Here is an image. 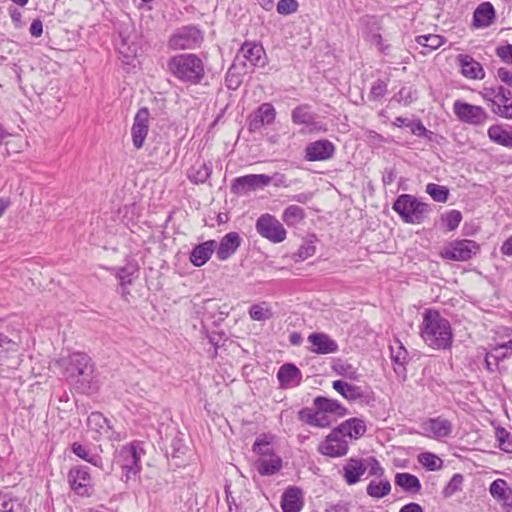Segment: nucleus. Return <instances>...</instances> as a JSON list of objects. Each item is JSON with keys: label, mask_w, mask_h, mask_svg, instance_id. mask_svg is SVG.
I'll list each match as a JSON object with an SVG mask.
<instances>
[{"label": "nucleus", "mask_w": 512, "mask_h": 512, "mask_svg": "<svg viewBox=\"0 0 512 512\" xmlns=\"http://www.w3.org/2000/svg\"><path fill=\"white\" fill-rule=\"evenodd\" d=\"M420 336L429 347L438 350L449 348L453 340L450 322L433 309H427L423 314Z\"/></svg>", "instance_id": "nucleus-1"}, {"label": "nucleus", "mask_w": 512, "mask_h": 512, "mask_svg": "<svg viewBox=\"0 0 512 512\" xmlns=\"http://www.w3.org/2000/svg\"><path fill=\"white\" fill-rule=\"evenodd\" d=\"M167 68L176 79L191 85L200 83L205 75L203 61L193 53L171 57L167 62Z\"/></svg>", "instance_id": "nucleus-2"}, {"label": "nucleus", "mask_w": 512, "mask_h": 512, "mask_svg": "<svg viewBox=\"0 0 512 512\" xmlns=\"http://www.w3.org/2000/svg\"><path fill=\"white\" fill-rule=\"evenodd\" d=\"M393 209L406 223L420 224L429 213V205L418 201L409 194L400 195L393 204Z\"/></svg>", "instance_id": "nucleus-3"}, {"label": "nucleus", "mask_w": 512, "mask_h": 512, "mask_svg": "<svg viewBox=\"0 0 512 512\" xmlns=\"http://www.w3.org/2000/svg\"><path fill=\"white\" fill-rule=\"evenodd\" d=\"M144 455V450L139 442H133L125 445L118 451L115 461L124 471L125 481L128 482L134 478L140 471V459Z\"/></svg>", "instance_id": "nucleus-4"}, {"label": "nucleus", "mask_w": 512, "mask_h": 512, "mask_svg": "<svg viewBox=\"0 0 512 512\" xmlns=\"http://www.w3.org/2000/svg\"><path fill=\"white\" fill-rule=\"evenodd\" d=\"M256 231L272 243H281L286 239L287 232L283 224L269 213L262 214L256 221Z\"/></svg>", "instance_id": "nucleus-5"}, {"label": "nucleus", "mask_w": 512, "mask_h": 512, "mask_svg": "<svg viewBox=\"0 0 512 512\" xmlns=\"http://www.w3.org/2000/svg\"><path fill=\"white\" fill-rule=\"evenodd\" d=\"M203 41L202 32L193 25L183 26L177 29L168 41L173 50L194 49Z\"/></svg>", "instance_id": "nucleus-6"}, {"label": "nucleus", "mask_w": 512, "mask_h": 512, "mask_svg": "<svg viewBox=\"0 0 512 512\" xmlns=\"http://www.w3.org/2000/svg\"><path fill=\"white\" fill-rule=\"evenodd\" d=\"M480 252V245L470 239L454 240L443 250L442 257L452 261H468Z\"/></svg>", "instance_id": "nucleus-7"}, {"label": "nucleus", "mask_w": 512, "mask_h": 512, "mask_svg": "<svg viewBox=\"0 0 512 512\" xmlns=\"http://www.w3.org/2000/svg\"><path fill=\"white\" fill-rule=\"evenodd\" d=\"M348 449L347 437L338 427L334 428L318 446L319 453L332 458L345 456Z\"/></svg>", "instance_id": "nucleus-8"}, {"label": "nucleus", "mask_w": 512, "mask_h": 512, "mask_svg": "<svg viewBox=\"0 0 512 512\" xmlns=\"http://www.w3.org/2000/svg\"><path fill=\"white\" fill-rule=\"evenodd\" d=\"M453 112L461 122L474 126H483L489 119V114L483 107L461 100L454 101Z\"/></svg>", "instance_id": "nucleus-9"}, {"label": "nucleus", "mask_w": 512, "mask_h": 512, "mask_svg": "<svg viewBox=\"0 0 512 512\" xmlns=\"http://www.w3.org/2000/svg\"><path fill=\"white\" fill-rule=\"evenodd\" d=\"M266 53L262 45L255 42H244L239 49L235 62L243 66L264 67L266 65Z\"/></svg>", "instance_id": "nucleus-10"}, {"label": "nucleus", "mask_w": 512, "mask_h": 512, "mask_svg": "<svg viewBox=\"0 0 512 512\" xmlns=\"http://www.w3.org/2000/svg\"><path fill=\"white\" fill-rule=\"evenodd\" d=\"M67 478L72 491L77 495L89 497L92 494L93 484L87 467L76 466L71 468Z\"/></svg>", "instance_id": "nucleus-11"}, {"label": "nucleus", "mask_w": 512, "mask_h": 512, "mask_svg": "<svg viewBox=\"0 0 512 512\" xmlns=\"http://www.w3.org/2000/svg\"><path fill=\"white\" fill-rule=\"evenodd\" d=\"M272 182L266 174H249L234 179L232 191L237 194H246L257 189H263Z\"/></svg>", "instance_id": "nucleus-12"}, {"label": "nucleus", "mask_w": 512, "mask_h": 512, "mask_svg": "<svg viewBox=\"0 0 512 512\" xmlns=\"http://www.w3.org/2000/svg\"><path fill=\"white\" fill-rule=\"evenodd\" d=\"M420 427L424 436L436 440L450 436L453 431L452 422L441 416L425 420Z\"/></svg>", "instance_id": "nucleus-13"}, {"label": "nucleus", "mask_w": 512, "mask_h": 512, "mask_svg": "<svg viewBox=\"0 0 512 512\" xmlns=\"http://www.w3.org/2000/svg\"><path fill=\"white\" fill-rule=\"evenodd\" d=\"M336 151L335 145L328 139H320L310 142L304 150V158L307 161H326L331 159Z\"/></svg>", "instance_id": "nucleus-14"}, {"label": "nucleus", "mask_w": 512, "mask_h": 512, "mask_svg": "<svg viewBox=\"0 0 512 512\" xmlns=\"http://www.w3.org/2000/svg\"><path fill=\"white\" fill-rule=\"evenodd\" d=\"M149 110L143 107L138 110L134 117V122L131 128V136L133 146L136 149H140L144 145V141L149 131Z\"/></svg>", "instance_id": "nucleus-15"}, {"label": "nucleus", "mask_w": 512, "mask_h": 512, "mask_svg": "<svg viewBox=\"0 0 512 512\" xmlns=\"http://www.w3.org/2000/svg\"><path fill=\"white\" fill-rule=\"evenodd\" d=\"M316 118V114L312 113L306 104L297 106L291 113V119L294 124L306 125L309 128V132H325L326 128L322 123L316 121Z\"/></svg>", "instance_id": "nucleus-16"}, {"label": "nucleus", "mask_w": 512, "mask_h": 512, "mask_svg": "<svg viewBox=\"0 0 512 512\" xmlns=\"http://www.w3.org/2000/svg\"><path fill=\"white\" fill-rule=\"evenodd\" d=\"M276 118V110L271 103L261 104L249 118V130L257 131L265 125H271Z\"/></svg>", "instance_id": "nucleus-17"}, {"label": "nucleus", "mask_w": 512, "mask_h": 512, "mask_svg": "<svg viewBox=\"0 0 512 512\" xmlns=\"http://www.w3.org/2000/svg\"><path fill=\"white\" fill-rule=\"evenodd\" d=\"M69 365L71 366V376H82L85 381H90L93 374V364L90 357L81 352L73 353L69 356Z\"/></svg>", "instance_id": "nucleus-18"}, {"label": "nucleus", "mask_w": 512, "mask_h": 512, "mask_svg": "<svg viewBox=\"0 0 512 512\" xmlns=\"http://www.w3.org/2000/svg\"><path fill=\"white\" fill-rule=\"evenodd\" d=\"M307 340L311 344L310 351L315 354H332L339 349L337 342L322 332L311 333Z\"/></svg>", "instance_id": "nucleus-19"}, {"label": "nucleus", "mask_w": 512, "mask_h": 512, "mask_svg": "<svg viewBox=\"0 0 512 512\" xmlns=\"http://www.w3.org/2000/svg\"><path fill=\"white\" fill-rule=\"evenodd\" d=\"M304 506V494L301 488L289 486L281 497L282 512H300Z\"/></svg>", "instance_id": "nucleus-20"}, {"label": "nucleus", "mask_w": 512, "mask_h": 512, "mask_svg": "<svg viewBox=\"0 0 512 512\" xmlns=\"http://www.w3.org/2000/svg\"><path fill=\"white\" fill-rule=\"evenodd\" d=\"M496 17V12L490 2H482L473 13L472 24L475 28H487L493 24Z\"/></svg>", "instance_id": "nucleus-21"}, {"label": "nucleus", "mask_w": 512, "mask_h": 512, "mask_svg": "<svg viewBox=\"0 0 512 512\" xmlns=\"http://www.w3.org/2000/svg\"><path fill=\"white\" fill-rule=\"evenodd\" d=\"M241 238L237 232L227 233L220 241L216 250V256L219 260L225 261L230 258L239 248Z\"/></svg>", "instance_id": "nucleus-22"}, {"label": "nucleus", "mask_w": 512, "mask_h": 512, "mask_svg": "<svg viewBox=\"0 0 512 512\" xmlns=\"http://www.w3.org/2000/svg\"><path fill=\"white\" fill-rule=\"evenodd\" d=\"M457 62L461 68V73L464 77L469 79H483L485 72L482 65L469 55L459 54Z\"/></svg>", "instance_id": "nucleus-23"}, {"label": "nucleus", "mask_w": 512, "mask_h": 512, "mask_svg": "<svg viewBox=\"0 0 512 512\" xmlns=\"http://www.w3.org/2000/svg\"><path fill=\"white\" fill-rule=\"evenodd\" d=\"M366 465L362 459L350 458L343 467V478L348 485H354L366 472Z\"/></svg>", "instance_id": "nucleus-24"}, {"label": "nucleus", "mask_w": 512, "mask_h": 512, "mask_svg": "<svg viewBox=\"0 0 512 512\" xmlns=\"http://www.w3.org/2000/svg\"><path fill=\"white\" fill-rule=\"evenodd\" d=\"M217 242L208 240L196 245L190 253V261L196 267H201L207 263L216 249Z\"/></svg>", "instance_id": "nucleus-25"}, {"label": "nucleus", "mask_w": 512, "mask_h": 512, "mask_svg": "<svg viewBox=\"0 0 512 512\" xmlns=\"http://www.w3.org/2000/svg\"><path fill=\"white\" fill-rule=\"evenodd\" d=\"M277 378L282 387L292 388L300 384L302 374L294 364H284L279 368Z\"/></svg>", "instance_id": "nucleus-26"}, {"label": "nucleus", "mask_w": 512, "mask_h": 512, "mask_svg": "<svg viewBox=\"0 0 512 512\" xmlns=\"http://www.w3.org/2000/svg\"><path fill=\"white\" fill-rule=\"evenodd\" d=\"M332 387L342 397L349 401L363 399L366 396L365 390H363L360 386H357L344 380L333 381Z\"/></svg>", "instance_id": "nucleus-27"}, {"label": "nucleus", "mask_w": 512, "mask_h": 512, "mask_svg": "<svg viewBox=\"0 0 512 512\" xmlns=\"http://www.w3.org/2000/svg\"><path fill=\"white\" fill-rule=\"evenodd\" d=\"M298 418L302 422L319 428L329 427L332 423L328 415L317 409L313 411L310 408H303L299 411Z\"/></svg>", "instance_id": "nucleus-28"}, {"label": "nucleus", "mask_w": 512, "mask_h": 512, "mask_svg": "<svg viewBox=\"0 0 512 512\" xmlns=\"http://www.w3.org/2000/svg\"><path fill=\"white\" fill-rule=\"evenodd\" d=\"M88 429L95 432L96 437H111V427L109 421L100 412H92L87 419Z\"/></svg>", "instance_id": "nucleus-29"}, {"label": "nucleus", "mask_w": 512, "mask_h": 512, "mask_svg": "<svg viewBox=\"0 0 512 512\" xmlns=\"http://www.w3.org/2000/svg\"><path fill=\"white\" fill-rule=\"evenodd\" d=\"M492 112L502 118L512 119V98L511 91L504 88L500 89L498 100H494Z\"/></svg>", "instance_id": "nucleus-30"}, {"label": "nucleus", "mask_w": 512, "mask_h": 512, "mask_svg": "<svg viewBox=\"0 0 512 512\" xmlns=\"http://www.w3.org/2000/svg\"><path fill=\"white\" fill-rule=\"evenodd\" d=\"M255 465L260 475L269 476L282 468V459L273 452L269 456L259 457Z\"/></svg>", "instance_id": "nucleus-31"}, {"label": "nucleus", "mask_w": 512, "mask_h": 512, "mask_svg": "<svg viewBox=\"0 0 512 512\" xmlns=\"http://www.w3.org/2000/svg\"><path fill=\"white\" fill-rule=\"evenodd\" d=\"M390 352L391 359L395 364L394 371L398 375H405V365L408 362V352L406 348L399 340H395L394 343L390 345Z\"/></svg>", "instance_id": "nucleus-32"}, {"label": "nucleus", "mask_w": 512, "mask_h": 512, "mask_svg": "<svg viewBox=\"0 0 512 512\" xmlns=\"http://www.w3.org/2000/svg\"><path fill=\"white\" fill-rule=\"evenodd\" d=\"M313 404L317 410H320L326 415L335 414L337 416H344L347 413V409L335 399L318 396L314 399Z\"/></svg>", "instance_id": "nucleus-33"}, {"label": "nucleus", "mask_w": 512, "mask_h": 512, "mask_svg": "<svg viewBox=\"0 0 512 512\" xmlns=\"http://www.w3.org/2000/svg\"><path fill=\"white\" fill-rule=\"evenodd\" d=\"M212 173L211 162L197 161L187 172L188 179L195 184L205 183Z\"/></svg>", "instance_id": "nucleus-34"}, {"label": "nucleus", "mask_w": 512, "mask_h": 512, "mask_svg": "<svg viewBox=\"0 0 512 512\" xmlns=\"http://www.w3.org/2000/svg\"><path fill=\"white\" fill-rule=\"evenodd\" d=\"M338 428L349 439H358L366 432V424L359 418H350L341 423Z\"/></svg>", "instance_id": "nucleus-35"}, {"label": "nucleus", "mask_w": 512, "mask_h": 512, "mask_svg": "<svg viewBox=\"0 0 512 512\" xmlns=\"http://www.w3.org/2000/svg\"><path fill=\"white\" fill-rule=\"evenodd\" d=\"M490 494L506 506L512 505V489L503 479L494 480L489 487Z\"/></svg>", "instance_id": "nucleus-36"}, {"label": "nucleus", "mask_w": 512, "mask_h": 512, "mask_svg": "<svg viewBox=\"0 0 512 512\" xmlns=\"http://www.w3.org/2000/svg\"><path fill=\"white\" fill-rule=\"evenodd\" d=\"M489 139L508 148H512V131L505 129L501 125H492L487 131Z\"/></svg>", "instance_id": "nucleus-37"}, {"label": "nucleus", "mask_w": 512, "mask_h": 512, "mask_svg": "<svg viewBox=\"0 0 512 512\" xmlns=\"http://www.w3.org/2000/svg\"><path fill=\"white\" fill-rule=\"evenodd\" d=\"M395 484L411 493H418L421 489L419 479L410 473H397L395 476Z\"/></svg>", "instance_id": "nucleus-38"}, {"label": "nucleus", "mask_w": 512, "mask_h": 512, "mask_svg": "<svg viewBox=\"0 0 512 512\" xmlns=\"http://www.w3.org/2000/svg\"><path fill=\"white\" fill-rule=\"evenodd\" d=\"M415 41L419 45L423 46L425 51H421V53L425 55L442 46L445 43L446 39L443 36L437 34H427L417 36Z\"/></svg>", "instance_id": "nucleus-39"}, {"label": "nucleus", "mask_w": 512, "mask_h": 512, "mask_svg": "<svg viewBox=\"0 0 512 512\" xmlns=\"http://www.w3.org/2000/svg\"><path fill=\"white\" fill-rule=\"evenodd\" d=\"M305 218V211L298 205H289L282 214V220L287 226H296Z\"/></svg>", "instance_id": "nucleus-40"}, {"label": "nucleus", "mask_w": 512, "mask_h": 512, "mask_svg": "<svg viewBox=\"0 0 512 512\" xmlns=\"http://www.w3.org/2000/svg\"><path fill=\"white\" fill-rule=\"evenodd\" d=\"M391 491V484L389 480L384 479L380 481L372 480L366 488L367 494L375 499H381L387 496Z\"/></svg>", "instance_id": "nucleus-41"}, {"label": "nucleus", "mask_w": 512, "mask_h": 512, "mask_svg": "<svg viewBox=\"0 0 512 512\" xmlns=\"http://www.w3.org/2000/svg\"><path fill=\"white\" fill-rule=\"evenodd\" d=\"M419 463L429 471H437L443 467V461L437 455L424 452L418 456Z\"/></svg>", "instance_id": "nucleus-42"}, {"label": "nucleus", "mask_w": 512, "mask_h": 512, "mask_svg": "<svg viewBox=\"0 0 512 512\" xmlns=\"http://www.w3.org/2000/svg\"><path fill=\"white\" fill-rule=\"evenodd\" d=\"M464 477L460 473H456L452 476L448 484L443 489V496L445 498L452 497L455 493L462 490Z\"/></svg>", "instance_id": "nucleus-43"}, {"label": "nucleus", "mask_w": 512, "mask_h": 512, "mask_svg": "<svg viewBox=\"0 0 512 512\" xmlns=\"http://www.w3.org/2000/svg\"><path fill=\"white\" fill-rule=\"evenodd\" d=\"M426 192L436 202L444 203L448 199L449 190L445 186L429 183L426 186Z\"/></svg>", "instance_id": "nucleus-44"}, {"label": "nucleus", "mask_w": 512, "mask_h": 512, "mask_svg": "<svg viewBox=\"0 0 512 512\" xmlns=\"http://www.w3.org/2000/svg\"><path fill=\"white\" fill-rule=\"evenodd\" d=\"M72 451L79 458H81L89 463H92L95 466H99V464L101 462V458L99 456L91 454L90 451L87 449V447H85L79 443H73Z\"/></svg>", "instance_id": "nucleus-45"}, {"label": "nucleus", "mask_w": 512, "mask_h": 512, "mask_svg": "<svg viewBox=\"0 0 512 512\" xmlns=\"http://www.w3.org/2000/svg\"><path fill=\"white\" fill-rule=\"evenodd\" d=\"M249 315L255 321H265L270 319L273 316V313L266 303L263 302L261 304L251 306Z\"/></svg>", "instance_id": "nucleus-46"}, {"label": "nucleus", "mask_w": 512, "mask_h": 512, "mask_svg": "<svg viewBox=\"0 0 512 512\" xmlns=\"http://www.w3.org/2000/svg\"><path fill=\"white\" fill-rule=\"evenodd\" d=\"M496 438L502 451L512 453V434L509 431L502 427L497 428Z\"/></svg>", "instance_id": "nucleus-47"}, {"label": "nucleus", "mask_w": 512, "mask_h": 512, "mask_svg": "<svg viewBox=\"0 0 512 512\" xmlns=\"http://www.w3.org/2000/svg\"><path fill=\"white\" fill-rule=\"evenodd\" d=\"M489 358H493L494 366L498 367L499 363L511 357V351L504 346L496 344L490 347Z\"/></svg>", "instance_id": "nucleus-48"}, {"label": "nucleus", "mask_w": 512, "mask_h": 512, "mask_svg": "<svg viewBox=\"0 0 512 512\" xmlns=\"http://www.w3.org/2000/svg\"><path fill=\"white\" fill-rule=\"evenodd\" d=\"M136 271L137 269L133 266L122 267L118 270L116 276L120 281L122 293H125L126 286L132 283V277Z\"/></svg>", "instance_id": "nucleus-49"}, {"label": "nucleus", "mask_w": 512, "mask_h": 512, "mask_svg": "<svg viewBox=\"0 0 512 512\" xmlns=\"http://www.w3.org/2000/svg\"><path fill=\"white\" fill-rule=\"evenodd\" d=\"M225 82L226 86L232 90H236L242 83V77L241 74L237 72L236 63H233V65L229 68L226 74Z\"/></svg>", "instance_id": "nucleus-50"}, {"label": "nucleus", "mask_w": 512, "mask_h": 512, "mask_svg": "<svg viewBox=\"0 0 512 512\" xmlns=\"http://www.w3.org/2000/svg\"><path fill=\"white\" fill-rule=\"evenodd\" d=\"M462 220L461 212L458 210H451L442 216V221L449 231L455 230Z\"/></svg>", "instance_id": "nucleus-51"}, {"label": "nucleus", "mask_w": 512, "mask_h": 512, "mask_svg": "<svg viewBox=\"0 0 512 512\" xmlns=\"http://www.w3.org/2000/svg\"><path fill=\"white\" fill-rule=\"evenodd\" d=\"M387 92V84L383 80H377L372 84L369 93L370 100H379L381 99Z\"/></svg>", "instance_id": "nucleus-52"}, {"label": "nucleus", "mask_w": 512, "mask_h": 512, "mask_svg": "<svg viewBox=\"0 0 512 512\" xmlns=\"http://www.w3.org/2000/svg\"><path fill=\"white\" fill-rule=\"evenodd\" d=\"M253 451L260 457L269 456L273 453L270 443L265 439H257L253 445Z\"/></svg>", "instance_id": "nucleus-53"}, {"label": "nucleus", "mask_w": 512, "mask_h": 512, "mask_svg": "<svg viewBox=\"0 0 512 512\" xmlns=\"http://www.w3.org/2000/svg\"><path fill=\"white\" fill-rule=\"evenodd\" d=\"M298 8L296 0H280L277 3V12L282 15H288L295 12Z\"/></svg>", "instance_id": "nucleus-54"}, {"label": "nucleus", "mask_w": 512, "mask_h": 512, "mask_svg": "<svg viewBox=\"0 0 512 512\" xmlns=\"http://www.w3.org/2000/svg\"><path fill=\"white\" fill-rule=\"evenodd\" d=\"M500 89H503V86L484 88L482 97L489 104L490 108L493 107L494 100H498Z\"/></svg>", "instance_id": "nucleus-55"}, {"label": "nucleus", "mask_w": 512, "mask_h": 512, "mask_svg": "<svg viewBox=\"0 0 512 512\" xmlns=\"http://www.w3.org/2000/svg\"><path fill=\"white\" fill-rule=\"evenodd\" d=\"M496 55L505 63L512 64V44L496 48Z\"/></svg>", "instance_id": "nucleus-56"}, {"label": "nucleus", "mask_w": 512, "mask_h": 512, "mask_svg": "<svg viewBox=\"0 0 512 512\" xmlns=\"http://www.w3.org/2000/svg\"><path fill=\"white\" fill-rule=\"evenodd\" d=\"M0 511L14 512V502L6 494L0 492Z\"/></svg>", "instance_id": "nucleus-57"}, {"label": "nucleus", "mask_w": 512, "mask_h": 512, "mask_svg": "<svg viewBox=\"0 0 512 512\" xmlns=\"http://www.w3.org/2000/svg\"><path fill=\"white\" fill-rule=\"evenodd\" d=\"M43 33V24H42V21L40 19H35L32 21L31 25H30V34L33 36V37H40Z\"/></svg>", "instance_id": "nucleus-58"}, {"label": "nucleus", "mask_w": 512, "mask_h": 512, "mask_svg": "<svg viewBox=\"0 0 512 512\" xmlns=\"http://www.w3.org/2000/svg\"><path fill=\"white\" fill-rule=\"evenodd\" d=\"M498 78L512 87V72L506 68H499L497 71Z\"/></svg>", "instance_id": "nucleus-59"}, {"label": "nucleus", "mask_w": 512, "mask_h": 512, "mask_svg": "<svg viewBox=\"0 0 512 512\" xmlns=\"http://www.w3.org/2000/svg\"><path fill=\"white\" fill-rule=\"evenodd\" d=\"M272 178V181H274V185L276 187H289L290 183L287 181V178L284 174L281 173H275Z\"/></svg>", "instance_id": "nucleus-60"}, {"label": "nucleus", "mask_w": 512, "mask_h": 512, "mask_svg": "<svg viewBox=\"0 0 512 512\" xmlns=\"http://www.w3.org/2000/svg\"><path fill=\"white\" fill-rule=\"evenodd\" d=\"M413 97H412V92L410 89H407V88H402L398 95H397V101L399 102H404L405 104H408L412 101Z\"/></svg>", "instance_id": "nucleus-61"}, {"label": "nucleus", "mask_w": 512, "mask_h": 512, "mask_svg": "<svg viewBox=\"0 0 512 512\" xmlns=\"http://www.w3.org/2000/svg\"><path fill=\"white\" fill-rule=\"evenodd\" d=\"M369 474L377 477H382L384 475V469L376 459H372Z\"/></svg>", "instance_id": "nucleus-62"}, {"label": "nucleus", "mask_w": 512, "mask_h": 512, "mask_svg": "<svg viewBox=\"0 0 512 512\" xmlns=\"http://www.w3.org/2000/svg\"><path fill=\"white\" fill-rule=\"evenodd\" d=\"M326 512H349V504L345 502H339L331 505Z\"/></svg>", "instance_id": "nucleus-63"}, {"label": "nucleus", "mask_w": 512, "mask_h": 512, "mask_svg": "<svg viewBox=\"0 0 512 512\" xmlns=\"http://www.w3.org/2000/svg\"><path fill=\"white\" fill-rule=\"evenodd\" d=\"M399 512H423V508L418 503H408L404 505Z\"/></svg>", "instance_id": "nucleus-64"}]
</instances>
